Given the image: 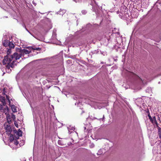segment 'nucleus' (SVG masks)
<instances>
[{"instance_id": "24", "label": "nucleus", "mask_w": 161, "mask_h": 161, "mask_svg": "<svg viewBox=\"0 0 161 161\" xmlns=\"http://www.w3.org/2000/svg\"><path fill=\"white\" fill-rule=\"evenodd\" d=\"M12 119H15V116L14 114H12Z\"/></svg>"}, {"instance_id": "30", "label": "nucleus", "mask_w": 161, "mask_h": 161, "mask_svg": "<svg viewBox=\"0 0 161 161\" xmlns=\"http://www.w3.org/2000/svg\"><path fill=\"white\" fill-rule=\"evenodd\" d=\"M110 38H109V39H108V38L107 39V40H108V42H109V41L110 40Z\"/></svg>"}, {"instance_id": "27", "label": "nucleus", "mask_w": 161, "mask_h": 161, "mask_svg": "<svg viewBox=\"0 0 161 161\" xmlns=\"http://www.w3.org/2000/svg\"><path fill=\"white\" fill-rule=\"evenodd\" d=\"M94 145L93 144H92L91 145V147H94Z\"/></svg>"}, {"instance_id": "5", "label": "nucleus", "mask_w": 161, "mask_h": 161, "mask_svg": "<svg viewBox=\"0 0 161 161\" xmlns=\"http://www.w3.org/2000/svg\"><path fill=\"white\" fill-rule=\"evenodd\" d=\"M5 129L6 130L7 134L8 135H10L12 130L10 125H6L5 126Z\"/></svg>"}, {"instance_id": "8", "label": "nucleus", "mask_w": 161, "mask_h": 161, "mask_svg": "<svg viewBox=\"0 0 161 161\" xmlns=\"http://www.w3.org/2000/svg\"><path fill=\"white\" fill-rule=\"evenodd\" d=\"M0 101L2 103V105L3 107V105H5L6 104L5 103V99L4 97H3L2 96H0Z\"/></svg>"}, {"instance_id": "1", "label": "nucleus", "mask_w": 161, "mask_h": 161, "mask_svg": "<svg viewBox=\"0 0 161 161\" xmlns=\"http://www.w3.org/2000/svg\"><path fill=\"white\" fill-rule=\"evenodd\" d=\"M21 57V54H18L17 53H14L13 55H7L3 60V63L4 64H7L6 66V71L8 73L11 72L10 68H13L16 65V61Z\"/></svg>"}, {"instance_id": "25", "label": "nucleus", "mask_w": 161, "mask_h": 161, "mask_svg": "<svg viewBox=\"0 0 161 161\" xmlns=\"http://www.w3.org/2000/svg\"><path fill=\"white\" fill-rule=\"evenodd\" d=\"M76 3L79 2L81 1V0H74Z\"/></svg>"}, {"instance_id": "26", "label": "nucleus", "mask_w": 161, "mask_h": 161, "mask_svg": "<svg viewBox=\"0 0 161 161\" xmlns=\"http://www.w3.org/2000/svg\"><path fill=\"white\" fill-rule=\"evenodd\" d=\"M5 89L4 88H3V94L5 95Z\"/></svg>"}, {"instance_id": "11", "label": "nucleus", "mask_w": 161, "mask_h": 161, "mask_svg": "<svg viewBox=\"0 0 161 161\" xmlns=\"http://www.w3.org/2000/svg\"><path fill=\"white\" fill-rule=\"evenodd\" d=\"M8 45V46L10 48H14V45L13 44V43L12 42H9Z\"/></svg>"}, {"instance_id": "22", "label": "nucleus", "mask_w": 161, "mask_h": 161, "mask_svg": "<svg viewBox=\"0 0 161 161\" xmlns=\"http://www.w3.org/2000/svg\"><path fill=\"white\" fill-rule=\"evenodd\" d=\"M158 146H159V147H160L161 148V140H159L158 141Z\"/></svg>"}, {"instance_id": "13", "label": "nucleus", "mask_w": 161, "mask_h": 161, "mask_svg": "<svg viewBox=\"0 0 161 161\" xmlns=\"http://www.w3.org/2000/svg\"><path fill=\"white\" fill-rule=\"evenodd\" d=\"M12 110L13 112H17V110L16 109L14 105H12L11 106Z\"/></svg>"}, {"instance_id": "9", "label": "nucleus", "mask_w": 161, "mask_h": 161, "mask_svg": "<svg viewBox=\"0 0 161 161\" xmlns=\"http://www.w3.org/2000/svg\"><path fill=\"white\" fill-rule=\"evenodd\" d=\"M9 41L7 40H3V43L4 46L8 47L9 43Z\"/></svg>"}, {"instance_id": "7", "label": "nucleus", "mask_w": 161, "mask_h": 161, "mask_svg": "<svg viewBox=\"0 0 161 161\" xmlns=\"http://www.w3.org/2000/svg\"><path fill=\"white\" fill-rule=\"evenodd\" d=\"M9 140H10L9 146H11L13 144V142L14 140H15V139H14V137L12 135H10L9 138Z\"/></svg>"}, {"instance_id": "14", "label": "nucleus", "mask_w": 161, "mask_h": 161, "mask_svg": "<svg viewBox=\"0 0 161 161\" xmlns=\"http://www.w3.org/2000/svg\"><path fill=\"white\" fill-rule=\"evenodd\" d=\"M65 11L64 10H62V11H61L60 10V11L57 12V14L63 15L65 13Z\"/></svg>"}, {"instance_id": "31", "label": "nucleus", "mask_w": 161, "mask_h": 161, "mask_svg": "<svg viewBox=\"0 0 161 161\" xmlns=\"http://www.w3.org/2000/svg\"><path fill=\"white\" fill-rule=\"evenodd\" d=\"M59 3L60 2V0H56Z\"/></svg>"}, {"instance_id": "4", "label": "nucleus", "mask_w": 161, "mask_h": 161, "mask_svg": "<svg viewBox=\"0 0 161 161\" xmlns=\"http://www.w3.org/2000/svg\"><path fill=\"white\" fill-rule=\"evenodd\" d=\"M18 142L16 140H14L13 142V144L11 146H10L13 149H16L19 147L18 146Z\"/></svg>"}, {"instance_id": "28", "label": "nucleus", "mask_w": 161, "mask_h": 161, "mask_svg": "<svg viewBox=\"0 0 161 161\" xmlns=\"http://www.w3.org/2000/svg\"><path fill=\"white\" fill-rule=\"evenodd\" d=\"M33 4H34L35 6L36 5V3L34 2L33 1Z\"/></svg>"}, {"instance_id": "20", "label": "nucleus", "mask_w": 161, "mask_h": 161, "mask_svg": "<svg viewBox=\"0 0 161 161\" xmlns=\"http://www.w3.org/2000/svg\"><path fill=\"white\" fill-rule=\"evenodd\" d=\"M6 98L8 100L9 103L10 104L11 102L9 100V98L8 96H7V95H6Z\"/></svg>"}, {"instance_id": "29", "label": "nucleus", "mask_w": 161, "mask_h": 161, "mask_svg": "<svg viewBox=\"0 0 161 161\" xmlns=\"http://www.w3.org/2000/svg\"><path fill=\"white\" fill-rule=\"evenodd\" d=\"M14 124H15V126H16V127H17L18 124H15V123Z\"/></svg>"}, {"instance_id": "21", "label": "nucleus", "mask_w": 161, "mask_h": 161, "mask_svg": "<svg viewBox=\"0 0 161 161\" xmlns=\"http://www.w3.org/2000/svg\"><path fill=\"white\" fill-rule=\"evenodd\" d=\"M148 116L150 121L152 120L153 117L152 118L151 117V116L149 114L148 115Z\"/></svg>"}, {"instance_id": "23", "label": "nucleus", "mask_w": 161, "mask_h": 161, "mask_svg": "<svg viewBox=\"0 0 161 161\" xmlns=\"http://www.w3.org/2000/svg\"><path fill=\"white\" fill-rule=\"evenodd\" d=\"M151 88H147L146 90V91L147 92H150V91H151Z\"/></svg>"}, {"instance_id": "17", "label": "nucleus", "mask_w": 161, "mask_h": 161, "mask_svg": "<svg viewBox=\"0 0 161 161\" xmlns=\"http://www.w3.org/2000/svg\"><path fill=\"white\" fill-rule=\"evenodd\" d=\"M11 48H9L8 49L7 51V55H10L9 54L11 53Z\"/></svg>"}, {"instance_id": "16", "label": "nucleus", "mask_w": 161, "mask_h": 161, "mask_svg": "<svg viewBox=\"0 0 161 161\" xmlns=\"http://www.w3.org/2000/svg\"><path fill=\"white\" fill-rule=\"evenodd\" d=\"M32 49L33 50H36L37 51H40L41 49V48L39 47H32Z\"/></svg>"}, {"instance_id": "10", "label": "nucleus", "mask_w": 161, "mask_h": 161, "mask_svg": "<svg viewBox=\"0 0 161 161\" xmlns=\"http://www.w3.org/2000/svg\"><path fill=\"white\" fill-rule=\"evenodd\" d=\"M68 129L69 130V134H71L72 133L73 131H74L75 130V128L74 127H71V126L68 127Z\"/></svg>"}, {"instance_id": "2", "label": "nucleus", "mask_w": 161, "mask_h": 161, "mask_svg": "<svg viewBox=\"0 0 161 161\" xmlns=\"http://www.w3.org/2000/svg\"><path fill=\"white\" fill-rule=\"evenodd\" d=\"M129 75L130 77H131L135 80H137L139 81H141L143 84H145L146 83V81L144 79H142L141 78H140L138 75H136L133 73L130 72L129 73Z\"/></svg>"}, {"instance_id": "15", "label": "nucleus", "mask_w": 161, "mask_h": 161, "mask_svg": "<svg viewBox=\"0 0 161 161\" xmlns=\"http://www.w3.org/2000/svg\"><path fill=\"white\" fill-rule=\"evenodd\" d=\"M22 52H23V53H25V54H28L30 53V51H29L28 50L25 49L22 50Z\"/></svg>"}, {"instance_id": "6", "label": "nucleus", "mask_w": 161, "mask_h": 161, "mask_svg": "<svg viewBox=\"0 0 161 161\" xmlns=\"http://www.w3.org/2000/svg\"><path fill=\"white\" fill-rule=\"evenodd\" d=\"M150 121L154 125H155L154 126L155 127H158V125L156 120V117L155 116H153V117L152 120H151Z\"/></svg>"}, {"instance_id": "19", "label": "nucleus", "mask_w": 161, "mask_h": 161, "mask_svg": "<svg viewBox=\"0 0 161 161\" xmlns=\"http://www.w3.org/2000/svg\"><path fill=\"white\" fill-rule=\"evenodd\" d=\"M87 11L86 10H82L81 11V13L83 14H85L87 13Z\"/></svg>"}, {"instance_id": "12", "label": "nucleus", "mask_w": 161, "mask_h": 161, "mask_svg": "<svg viewBox=\"0 0 161 161\" xmlns=\"http://www.w3.org/2000/svg\"><path fill=\"white\" fill-rule=\"evenodd\" d=\"M157 128H158L159 137L161 139V128H160L159 126H158V127Z\"/></svg>"}, {"instance_id": "18", "label": "nucleus", "mask_w": 161, "mask_h": 161, "mask_svg": "<svg viewBox=\"0 0 161 161\" xmlns=\"http://www.w3.org/2000/svg\"><path fill=\"white\" fill-rule=\"evenodd\" d=\"M18 135L19 136H22V132L21 130H19L18 132Z\"/></svg>"}, {"instance_id": "3", "label": "nucleus", "mask_w": 161, "mask_h": 161, "mask_svg": "<svg viewBox=\"0 0 161 161\" xmlns=\"http://www.w3.org/2000/svg\"><path fill=\"white\" fill-rule=\"evenodd\" d=\"M0 110L1 111L3 110V112H4L5 114L7 115V121L8 122L9 124H10V123L11 122V120L10 119V116L9 114V109L8 107L7 106H6L5 109L4 110H3V107H2V105H0Z\"/></svg>"}]
</instances>
